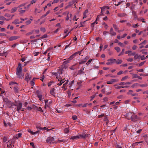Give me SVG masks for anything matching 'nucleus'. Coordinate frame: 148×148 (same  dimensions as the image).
<instances>
[{"label": "nucleus", "instance_id": "nucleus-40", "mask_svg": "<svg viewBox=\"0 0 148 148\" xmlns=\"http://www.w3.org/2000/svg\"><path fill=\"white\" fill-rule=\"evenodd\" d=\"M146 50L145 49H143L142 50L140 51H142V53L143 54H147V52L144 51H145Z\"/></svg>", "mask_w": 148, "mask_h": 148}, {"label": "nucleus", "instance_id": "nucleus-13", "mask_svg": "<svg viewBox=\"0 0 148 148\" xmlns=\"http://www.w3.org/2000/svg\"><path fill=\"white\" fill-rule=\"evenodd\" d=\"M110 34L112 36H114L116 35V33L114 32L113 29L111 27L110 30Z\"/></svg>", "mask_w": 148, "mask_h": 148}, {"label": "nucleus", "instance_id": "nucleus-14", "mask_svg": "<svg viewBox=\"0 0 148 148\" xmlns=\"http://www.w3.org/2000/svg\"><path fill=\"white\" fill-rule=\"evenodd\" d=\"M55 90V89L54 88H51L50 91V94L53 96H54L55 94V93L54 92Z\"/></svg>", "mask_w": 148, "mask_h": 148}, {"label": "nucleus", "instance_id": "nucleus-52", "mask_svg": "<svg viewBox=\"0 0 148 148\" xmlns=\"http://www.w3.org/2000/svg\"><path fill=\"white\" fill-rule=\"evenodd\" d=\"M82 51L81 50L80 51H77L74 53H75V54H76V55L77 56V55L78 54H79V55H80L81 54V53L82 52Z\"/></svg>", "mask_w": 148, "mask_h": 148}, {"label": "nucleus", "instance_id": "nucleus-1", "mask_svg": "<svg viewBox=\"0 0 148 148\" xmlns=\"http://www.w3.org/2000/svg\"><path fill=\"white\" fill-rule=\"evenodd\" d=\"M22 70L21 64L19 63L16 71V74L19 78H22L23 77L24 75L22 74Z\"/></svg>", "mask_w": 148, "mask_h": 148}, {"label": "nucleus", "instance_id": "nucleus-42", "mask_svg": "<svg viewBox=\"0 0 148 148\" xmlns=\"http://www.w3.org/2000/svg\"><path fill=\"white\" fill-rule=\"evenodd\" d=\"M79 18H77V16L76 15H74L73 18V20L74 21H77V20Z\"/></svg>", "mask_w": 148, "mask_h": 148}, {"label": "nucleus", "instance_id": "nucleus-61", "mask_svg": "<svg viewBox=\"0 0 148 148\" xmlns=\"http://www.w3.org/2000/svg\"><path fill=\"white\" fill-rule=\"evenodd\" d=\"M36 1V0H32L30 1V4H33V3H35Z\"/></svg>", "mask_w": 148, "mask_h": 148}, {"label": "nucleus", "instance_id": "nucleus-10", "mask_svg": "<svg viewBox=\"0 0 148 148\" xmlns=\"http://www.w3.org/2000/svg\"><path fill=\"white\" fill-rule=\"evenodd\" d=\"M19 38L20 37L19 36H12L9 38V40L10 41H12L14 40H16Z\"/></svg>", "mask_w": 148, "mask_h": 148}, {"label": "nucleus", "instance_id": "nucleus-53", "mask_svg": "<svg viewBox=\"0 0 148 148\" xmlns=\"http://www.w3.org/2000/svg\"><path fill=\"white\" fill-rule=\"evenodd\" d=\"M27 131L28 132H29L31 133V134L33 135V132L31 131V130L30 129H28L27 130Z\"/></svg>", "mask_w": 148, "mask_h": 148}, {"label": "nucleus", "instance_id": "nucleus-11", "mask_svg": "<svg viewBox=\"0 0 148 148\" xmlns=\"http://www.w3.org/2000/svg\"><path fill=\"white\" fill-rule=\"evenodd\" d=\"M118 81V79H111L110 81H108L107 83L108 84H112L114 82H117Z\"/></svg>", "mask_w": 148, "mask_h": 148}, {"label": "nucleus", "instance_id": "nucleus-32", "mask_svg": "<svg viewBox=\"0 0 148 148\" xmlns=\"http://www.w3.org/2000/svg\"><path fill=\"white\" fill-rule=\"evenodd\" d=\"M69 132V130L68 128H66L64 130V133L65 134L68 133Z\"/></svg>", "mask_w": 148, "mask_h": 148}, {"label": "nucleus", "instance_id": "nucleus-6", "mask_svg": "<svg viewBox=\"0 0 148 148\" xmlns=\"http://www.w3.org/2000/svg\"><path fill=\"white\" fill-rule=\"evenodd\" d=\"M108 61L106 63L107 65H110L114 63L116 61L115 59H110L107 60Z\"/></svg>", "mask_w": 148, "mask_h": 148}, {"label": "nucleus", "instance_id": "nucleus-60", "mask_svg": "<svg viewBox=\"0 0 148 148\" xmlns=\"http://www.w3.org/2000/svg\"><path fill=\"white\" fill-rule=\"evenodd\" d=\"M31 23V21L30 20H28V21H26L25 22V24L27 25H28L30 24Z\"/></svg>", "mask_w": 148, "mask_h": 148}, {"label": "nucleus", "instance_id": "nucleus-34", "mask_svg": "<svg viewBox=\"0 0 148 148\" xmlns=\"http://www.w3.org/2000/svg\"><path fill=\"white\" fill-rule=\"evenodd\" d=\"M115 146L116 148H122L118 144L116 143L115 144Z\"/></svg>", "mask_w": 148, "mask_h": 148}, {"label": "nucleus", "instance_id": "nucleus-47", "mask_svg": "<svg viewBox=\"0 0 148 148\" xmlns=\"http://www.w3.org/2000/svg\"><path fill=\"white\" fill-rule=\"evenodd\" d=\"M3 141L4 142H5L7 140V137L4 136L3 138Z\"/></svg>", "mask_w": 148, "mask_h": 148}, {"label": "nucleus", "instance_id": "nucleus-29", "mask_svg": "<svg viewBox=\"0 0 148 148\" xmlns=\"http://www.w3.org/2000/svg\"><path fill=\"white\" fill-rule=\"evenodd\" d=\"M142 142H143V141H140V142H135V143H134L132 144V146H135L136 145H138V144L141 143Z\"/></svg>", "mask_w": 148, "mask_h": 148}, {"label": "nucleus", "instance_id": "nucleus-49", "mask_svg": "<svg viewBox=\"0 0 148 148\" xmlns=\"http://www.w3.org/2000/svg\"><path fill=\"white\" fill-rule=\"evenodd\" d=\"M140 57L141 60H144L146 59V58L143 55L140 56Z\"/></svg>", "mask_w": 148, "mask_h": 148}, {"label": "nucleus", "instance_id": "nucleus-5", "mask_svg": "<svg viewBox=\"0 0 148 148\" xmlns=\"http://www.w3.org/2000/svg\"><path fill=\"white\" fill-rule=\"evenodd\" d=\"M46 141L50 144L54 143V139L53 137H49L47 138Z\"/></svg>", "mask_w": 148, "mask_h": 148}, {"label": "nucleus", "instance_id": "nucleus-8", "mask_svg": "<svg viewBox=\"0 0 148 148\" xmlns=\"http://www.w3.org/2000/svg\"><path fill=\"white\" fill-rule=\"evenodd\" d=\"M77 1L76 0H73L69 3L68 5L66 6V8H69L75 3H77Z\"/></svg>", "mask_w": 148, "mask_h": 148}, {"label": "nucleus", "instance_id": "nucleus-55", "mask_svg": "<svg viewBox=\"0 0 148 148\" xmlns=\"http://www.w3.org/2000/svg\"><path fill=\"white\" fill-rule=\"evenodd\" d=\"M40 131L39 130H38L37 131L35 132H33V135H35L36 134H37L39 133Z\"/></svg>", "mask_w": 148, "mask_h": 148}, {"label": "nucleus", "instance_id": "nucleus-50", "mask_svg": "<svg viewBox=\"0 0 148 148\" xmlns=\"http://www.w3.org/2000/svg\"><path fill=\"white\" fill-rule=\"evenodd\" d=\"M82 51L81 50L80 51H77L74 53H75V54H76V55L77 56V55L78 54H79V55H80L81 54V53L82 52Z\"/></svg>", "mask_w": 148, "mask_h": 148}, {"label": "nucleus", "instance_id": "nucleus-15", "mask_svg": "<svg viewBox=\"0 0 148 148\" xmlns=\"http://www.w3.org/2000/svg\"><path fill=\"white\" fill-rule=\"evenodd\" d=\"M72 15L71 14H69V12L67 14V16L66 18V21H68L69 19V17H72Z\"/></svg>", "mask_w": 148, "mask_h": 148}, {"label": "nucleus", "instance_id": "nucleus-59", "mask_svg": "<svg viewBox=\"0 0 148 148\" xmlns=\"http://www.w3.org/2000/svg\"><path fill=\"white\" fill-rule=\"evenodd\" d=\"M139 86L142 87H144L147 86V84H140Z\"/></svg>", "mask_w": 148, "mask_h": 148}, {"label": "nucleus", "instance_id": "nucleus-30", "mask_svg": "<svg viewBox=\"0 0 148 148\" xmlns=\"http://www.w3.org/2000/svg\"><path fill=\"white\" fill-rule=\"evenodd\" d=\"M134 56V59L135 60H136L137 59H139V57H140V56H139L138 54H135V55Z\"/></svg>", "mask_w": 148, "mask_h": 148}, {"label": "nucleus", "instance_id": "nucleus-4", "mask_svg": "<svg viewBox=\"0 0 148 148\" xmlns=\"http://www.w3.org/2000/svg\"><path fill=\"white\" fill-rule=\"evenodd\" d=\"M14 105L16 106V110L18 112L22 108V104L20 102L17 103Z\"/></svg>", "mask_w": 148, "mask_h": 148}, {"label": "nucleus", "instance_id": "nucleus-27", "mask_svg": "<svg viewBox=\"0 0 148 148\" xmlns=\"http://www.w3.org/2000/svg\"><path fill=\"white\" fill-rule=\"evenodd\" d=\"M49 12H50V11L49 10L47 11L45 14L43 15H42L41 16V18H43L45 17L49 13Z\"/></svg>", "mask_w": 148, "mask_h": 148}, {"label": "nucleus", "instance_id": "nucleus-41", "mask_svg": "<svg viewBox=\"0 0 148 148\" xmlns=\"http://www.w3.org/2000/svg\"><path fill=\"white\" fill-rule=\"evenodd\" d=\"M103 120L104 121H106V123L107 124L108 123V119L107 117L105 116Z\"/></svg>", "mask_w": 148, "mask_h": 148}, {"label": "nucleus", "instance_id": "nucleus-57", "mask_svg": "<svg viewBox=\"0 0 148 148\" xmlns=\"http://www.w3.org/2000/svg\"><path fill=\"white\" fill-rule=\"evenodd\" d=\"M140 20L141 21L143 22V23H145L146 22L145 21L144 19L143 18H140L138 19V20Z\"/></svg>", "mask_w": 148, "mask_h": 148}, {"label": "nucleus", "instance_id": "nucleus-45", "mask_svg": "<svg viewBox=\"0 0 148 148\" xmlns=\"http://www.w3.org/2000/svg\"><path fill=\"white\" fill-rule=\"evenodd\" d=\"M40 31L43 32H45V29L44 27H41L40 28Z\"/></svg>", "mask_w": 148, "mask_h": 148}, {"label": "nucleus", "instance_id": "nucleus-31", "mask_svg": "<svg viewBox=\"0 0 148 148\" xmlns=\"http://www.w3.org/2000/svg\"><path fill=\"white\" fill-rule=\"evenodd\" d=\"M114 49L116 50L117 52H119L120 51V48L119 47H115Z\"/></svg>", "mask_w": 148, "mask_h": 148}, {"label": "nucleus", "instance_id": "nucleus-51", "mask_svg": "<svg viewBox=\"0 0 148 148\" xmlns=\"http://www.w3.org/2000/svg\"><path fill=\"white\" fill-rule=\"evenodd\" d=\"M82 51L81 50L80 51H77L74 53H75V54H76V55L77 56V55L78 54H79V55H80L81 54V53L82 52Z\"/></svg>", "mask_w": 148, "mask_h": 148}, {"label": "nucleus", "instance_id": "nucleus-26", "mask_svg": "<svg viewBox=\"0 0 148 148\" xmlns=\"http://www.w3.org/2000/svg\"><path fill=\"white\" fill-rule=\"evenodd\" d=\"M34 31V30H33L31 32L27 33L25 35L27 36H29L33 34Z\"/></svg>", "mask_w": 148, "mask_h": 148}, {"label": "nucleus", "instance_id": "nucleus-48", "mask_svg": "<svg viewBox=\"0 0 148 148\" xmlns=\"http://www.w3.org/2000/svg\"><path fill=\"white\" fill-rule=\"evenodd\" d=\"M74 58H75V57L73 55V54L69 58V60H71Z\"/></svg>", "mask_w": 148, "mask_h": 148}, {"label": "nucleus", "instance_id": "nucleus-24", "mask_svg": "<svg viewBox=\"0 0 148 148\" xmlns=\"http://www.w3.org/2000/svg\"><path fill=\"white\" fill-rule=\"evenodd\" d=\"M77 136H79V138H83L84 139H85V136H84V134H78L77 135Z\"/></svg>", "mask_w": 148, "mask_h": 148}, {"label": "nucleus", "instance_id": "nucleus-56", "mask_svg": "<svg viewBox=\"0 0 148 148\" xmlns=\"http://www.w3.org/2000/svg\"><path fill=\"white\" fill-rule=\"evenodd\" d=\"M40 131L39 130H38L37 131L35 132H33V135H35L36 134H37L39 133Z\"/></svg>", "mask_w": 148, "mask_h": 148}, {"label": "nucleus", "instance_id": "nucleus-22", "mask_svg": "<svg viewBox=\"0 0 148 148\" xmlns=\"http://www.w3.org/2000/svg\"><path fill=\"white\" fill-rule=\"evenodd\" d=\"M132 14L134 15V18L135 19H137L138 18V16L137 15H136V12L135 11H133L132 12Z\"/></svg>", "mask_w": 148, "mask_h": 148}, {"label": "nucleus", "instance_id": "nucleus-12", "mask_svg": "<svg viewBox=\"0 0 148 148\" xmlns=\"http://www.w3.org/2000/svg\"><path fill=\"white\" fill-rule=\"evenodd\" d=\"M6 104L7 105V106L9 108H12V106L14 105V103L10 101L7 103H6Z\"/></svg>", "mask_w": 148, "mask_h": 148}, {"label": "nucleus", "instance_id": "nucleus-43", "mask_svg": "<svg viewBox=\"0 0 148 148\" xmlns=\"http://www.w3.org/2000/svg\"><path fill=\"white\" fill-rule=\"evenodd\" d=\"M113 27L114 29L115 30H117L118 29V28L117 27V26L116 25L114 24H113Z\"/></svg>", "mask_w": 148, "mask_h": 148}, {"label": "nucleus", "instance_id": "nucleus-18", "mask_svg": "<svg viewBox=\"0 0 148 148\" xmlns=\"http://www.w3.org/2000/svg\"><path fill=\"white\" fill-rule=\"evenodd\" d=\"M118 16L120 17H124L126 15V14L124 13H118L117 14Z\"/></svg>", "mask_w": 148, "mask_h": 148}, {"label": "nucleus", "instance_id": "nucleus-39", "mask_svg": "<svg viewBox=\"0 0 148 148\" xmlns=\"http://www.w3.org/2000/svg\"><path fill=\"white\" fill-rule=\"evenodd\" d=\"M36 127L38 130H42V127H40L37 125H36Z\"/></svg>", "mask_w": 148, "mask_h": 148}, {"label": "nucleus", "instance_id": "nucleus-20", "mask_svg": "<svg viewBox=\"0 0 148 148\" xmlns=\"http://www.w3.org/2000/svg\"><path fill=\"white\" fill-rule=\"evenodd\" d=\"M66 80L64 78L62 79L61 80H60V82L58 83L57 85L58 86H60Z\"/></svg>", "mask_w": 148, "mask_h": 148}, {"label": "nucleus", "instance_id": "nucleus-63", "mask_svg": "<svg viewBox=\"0 0 148 148\" xmlns=\"http://www.w3.org/2000/svg\"><path fill=\"white\" fill-rule=\"evenodd\" d=\"M47 37V35L46 34H45L44 35L42 36L41 37V38L43 39L45 38H46Z\"/></svg>", "mask_w": 148, "mask_h": 148}, {"label": "nucleus", "instance_id": "nucleus-33", "mask_svg": "<svg viewBox=\"0 0 148 148\" xmlns=\"http://www.w3.org/2000/svg\"><path fill=\"white\" fill-rule=\"evenodd\" d=\"M124 51H125V49H122V51L121 52V53H120L119 54L118 56H120L123 55L124 54Z\"/></svg>", "mask_w": 148, "mask_h": 148}, {"label": "nucleus", "instance_id": "nucleus-44", "mask_svg": "<svg viewBox=\"0 0 148 148\" xmlns=\"http://www.w3.org/2000/svg\"><path fill=\"white\" fill-rule=\"evenodd\" d=\"M114 86H116L115 88L116 89H120L122 88V86H118L117 85H114Z\"/></svg>", "mask_w": 148, "mask_h": 148}, {"label": "nucleus", "instance_id": "nucleus-3", "mask_svg": "<svg viewBox=\"0 0 148 148\" xmlns=\"http://www.w3.org/2000/svg\"><path fill=\"white\" fill-rule=\"evenodd\" d=\"M26 3H24L21 4L19 5L17 8L15 7L12 8L11 10V13L15 12L17 10L18 8H21V7L24 6L26 5Z\"/></svg>", "mask_w": 148, "mask_h": 148}, {"label": "nucleus", "instance_id": "nucleus-21", "mask_svg": "<svg viewBox=\"0 0 148 148\" xmlns=\"http://www.w3.org/2000/svg\"><path fill=\"white\" fill-rule=\"evenodd\" d=\"M77 138H79V137L78 136H71V137L70 138V139H72V140H74V139H76Z\"/></svg>", "mask_w": 148, "mask_h": 148}, {"label": "nucleus", "instance_id": "nucleus-64", "mask_svg": "<svg viewBox=\"0 0 148 148\" xmlns=\"http://www.w3.org/2000/svg\"><path fill=\"white\" fill-rule=\"evenodd\" d=\"M92 61V59H90L89 60L88 62L86 63V64L87 65H88L90 64V63Z\"/></svg>", "mask_w": 148, "mask_h": 148}, {"label": "nucleus", "instance_id": "nucleus-62", "mask_svg": "<svg viewBox=\"0 0 148 148\" xmlns=\"http://www.w3.org/2000/svg\"><path fill=\"white\" fill-rule=\"evenodd\" d=\"M145 61H144V62H141L138 65V66H142L145 63Z\"/></svg>", "mask_w": 148, "mask_h": 148}, {"label": "nucleus", "instance_id": "nucleus-38", "mask_svg": "<svg viewBox=\"0 0 148 148\" xmlns=\"http://www.w3.org/2000/svg\"><path fill=\"white\" fill-rule=\"evenodd\" d=\"M144 138L145 141L147 143V144L148 145V137L147 136H145L144 137Z\"/></svg>", "mask_w": 148, "mask_h": 148}, {"label": "nucleus", "instance_id": "nucleus-37", "mask_svg": "<svg viewBox=\"0 0 148 148\" xmlns=\"http://www.w3.org/2000/svg\"><path fill=\"white\" fill-rule=\"evenodd\" d=\"M128 77V76H126L125 77H124L122 78L121 79V81H123L125 80V79H127Z\"/></svg>", "mask_w": 148, "mask_h": 148}, {"label": "nucleus", "instance_id": "nucleus-2", "mask_svg": "<svg viewBox=\"0 0 148 148\" xmlns=\"http://www.w3.org/2000/svg\"><path fill=\"white\" fill-rule=\"evenodd\" d=\"M128 119L129 120H131L132 121H135L138 119H139V117L136 115H135L134 113L130 112L127 116Z\"/></svg>", "mask_w": 148, "mask_h": 148}, {"label": "nucleus", "instance_id": "nucleus-19", "mask_svg": "<svg viewBox=\"0 0 148 148\" xmlns=\"http://www.w3.org/2000/svg\"><path fill=\"white\" fill-rule=\"evenodd\" d=\"M22 135V134L21 133H18V134L16 135L15 136L13 137V138H16V139H18V138L21 137Z\"/></svg>", "mask_w": 148, "mask_h": 148}, {"label": "nucleus", "instance_id": "nucleus-46", "mask_svg": "<svg viewBox=\"0 0 148 148\" xmlns=\"http://www.w3.org/2000/svg\"><path fill=\"white\" fill-rule=\"evenodd\" d=\"M127 60L128 62H132L133 60V59L132 58H130L127 59Z\"/></svg>", "mask_w": 148, "mask_h": 148}, {"label": "nucleus", "instance_id": "nucleus-58", "mask_svg": "<svg viewBox=\"0 0 148 148\" xmlns=\"http://www.w3.org/2000/svg\"><path fill=\"white\" fill-rule=\"evenodd\" d=\"M71 33V31L68 32L63 37V38H65L66 37L68 36V35Z\"/></svg>", "mask_w": 148, "mask_h": 148}, {"label": "nucleus", "instance_id": "nucleus-9", "mask_svg": "<svg viewBox=\"0 0 148 148\" xmlns=\"http://www.w3.org/2000/svg\"><path fill=\"white\" fill-rule=\"evenodd\" d=\"M31 76L29 75L28 73H26L25 75V80L27 82H28L31 79Z\"/></svg>", "mask_w": 148, "mask_h": 148}, {"label": "nucleus", "instance_id": "nucleus-16", "mask_svg": "<svg viewBox=\"0 0 148 148\" xmlns=\"http://www.w3.org/2000/svg\"><path fill=\"white\" fill-rule=\"evenodd\" d=\"M19 20L18 19L15 20L14 21L12 22V23L15 24H19L20 23H22V22H19Z\"/></svg>", "mask_w": 148, "mask_h": 148}, {"label": "nucleus", "instance_id": "nucleus-17", "mask_svg": "<svg viewBox=\"0 0 148 148\" xmlns=\"http://www.w3.org/2000/svg\"><path fill=\"white\" fill-rule=\"evenodd\" d=\"M19 8L18 10V11L20 14H23L25 12V10H22V8Z\"/></svg>", "mask_w": 148, "mask_h": 148}, {"label": "nucleus", "instance_id": "nucleus-7", "mask_svg": "<svg viewBox=\"0 0 148 148\" xmlns=\"http://www.w3.org/2000/svg\"><path fill=\"white\" fill-rule=\"evenodd\" d=\"M62 73V70L59 69L57 72H53L52 73V74L56 76H57L58 75H60Z\"/></svg>", "mask_w": 148, "mask_h": 148}, {"label": "nucleus", "instance_id": "nucleus-23", "mask_svg": "<svg viewBox=\"0 0 148 148\" xmlns=\"http://www.w3.org/2000/svg\"><path fill=\"white\" fill-rule=\"evenodd\" d=\"M58 106H57V108H56V110L58 113H62L63 112V110H58Z\"/></svg>", "mask_w": 148, "mask_h": 148}, {"label": "nucleus", "instance_id": "nucleus-28", "mask_svg": "<svg viewBox=\"0 0 148 148\" xmlns=\"http://www.w3.org/2000/svg\"><path fill=\"white\" fill-rule=\"evenodd\" d=\"M122 62V60L118 59L117 61H116L115 62L118 64H121Z\"/></svg>", "mask_w": 148, "mask_h": 148}, {"label": "nucleus", "instance_id": "nucleus-36", "mask_svg": "<svg viewBox=\"0 0 148 148\" xmlns=\"http://www.w3.org/2000/svg\"><path fill=\"white\" fill-rule=\"evenodd\" d=\"M14 90L15 92L17 93L18 92V89L17 87H14Z\"/></svg>", "mask_w": 148, "mask_h": 148}, {"label": "nucleus", "instance_id": "nucleus-54", "mask_svg": "<svg viewBox=\"0 0 148 148\" xmlns=\"http://www.w3.org/2000/svg\"><path fill=\"white\" fill-rule=\"evenodd\" d=\"M118 45L121 47H124L125 46L121 42H119L118 43Z\"/></svg>", "mask_w": 148, "mask_h": 148}, {"label": "nucleus", "instance_id": "nucleus-25", "mask_svg": "<svg viewBox=\"0 0 148 148\" xmlns=\"http://www.w3.org/2000/svg\"><path fill=\"white\" fill-rule=\"evenodd\" d=\"M77 75L82 74L84 73V71H83L82 69L79 70L77 71Z\"/></svg>", "mask_w": 148, "mask_h": 148}, {"label": "nucleus", "instance_id": "nucleus-35", "mask_svg": "<svg viewBox=\"0 0 148 148\" xmlns=\"http://www.w3.org/2000/svg\"><path fill=\"white\" fill-rule=\"evenodd\" d=\"M3 101L4 103L6 104L9 101V100L7 98H5L3 99Z\"/></svg>", "mask_w": 148, "mask_h": 148}]
</instances>
